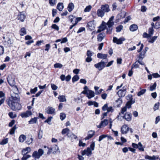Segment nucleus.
Segmentation results:
<instances>
[{"mask_svg": "<svg viewBox=\"0 0 160 160\" xmlns=\"http://www.w3.org/2000/svg\"><path fill=\"white\" fill-rule=\"evenodd\" d=\"M11 97L6 100L7 104L13 110H19L21 108V105L19 103L20 97L18 93H12Z\"/></svg>", "mask_w": 160, "mask_h": 160, "instance_id": "f257e3e1", "label": "nucleus"}, {"mask_svg": "<svg viewBox=\"0 0 160 160\" xmlns=\"http://www.w3.org/2000/svg\"><path fill=\"white\" fill-rule=\"evenodd\" d=\"M114 18V17L113 16H112L107 23V25L108 26V28H107V33L110 34L112 32V27L114 24V22L113 21Z\"/></svg>", "mask_w": 160, "mask_h": 160, "instance_id": "f03ea898", "label": "nucleus"}, {"mask_svg": "<svg viewBox=\"0 0 160 160\" xmlns=\"http://www.w3.org/2000/svg\"><path fill=\"white\" fill-rule=\"evenodd\" d=\"M43 153V150L42 149L40 148L38 150V151H35L33 152L32 157L35 160L39 159Z\"/></svg>", "mask_w": 160, "mask_h": 160, "instance_id": "7ed1b4c3", "label": "nucleus"}, {"mask_svg": "<svg viewBox=\"0 0 160 160\" xmlns=\"http://www.w3.org/2000/svg\"><path fill=\"white\" fill-rule=\"evenodd\" d=\"M108 61V59L106 60V62H104L103 60H102L100 62L95 64L94 66L98 70L101 71L106 67V63H107Z\"/></svg>", "mask_w": 160, "mask_h": 160, "instance_id": "20e7f679", "label": "nucleus"}, {"mask_svg": "<svg viewBox=\"0 0 160 160\" xmlns=\"http://www.w3.org/2000/svg\"><path fill=\"white\" fill-rule=\"evenodd\" d=\"M30 148L29 147H27L23 149L22 151V154L23 155V157L22 158L27 160L30 157Z\"/></svg>", "mask_w": 160, "mask_h": 160, "instance_id": "39448f33", "label": "nucleus"}, {"mask_svg": "<svg viewBox=\"0 0 160 160\" xmlns=\"http://www.w3.org/2000/svg\"><path fill=\"white\" fill-rule=\"evenodd\" d=\"M48 149V151L47 154H49L51 153H54L59 150V148L57 145H54L50 148L47 147Z\"/></svg>", "mask_w": 160, "mask_h": 160, "instance_id": "423d86ee", "label": "nucleus"}, {"mask_svg": "<svg viewBox=\"0 0 160 160\" xmlns=\"http://www.w3.org/2000/svg\"><path fill=\"white\" fill-rule=\"evenodd\" d=\"M126 92V88L123 87V89H120L117 92V94L120 97H122L125 96Z\"/></svg>", "mask_w": 160, "mask_h": 160, "instance_id": "0eeeda50", "label": "nucleus"}, {"mask_svg": "<svg viewBox=\"0 0 160 160\" xmlns=\"http://www.w3.org/2000/svg\"><path fill=\"white\" fill-rule=\"evenodd\" d=\"M125 40V39L124 38H120L118 39L117 38L114 37L113 38V41L117 44H121L122 43L123 41Z\"/></svg>", "mask_w": 160, "mask_h": 160, "instance_id": "6e6552de", "label": "nucleus"}, {"mask_svg": "<svg viewBox=\"0 0 160 160\" xmlns=\"http://www.w3.org/2000/svg\"><path fill=\"white\" fill-rule=\"evenodd\" d=\"M82 155H84L86 154L88 156H90L92 154V151L90 148H88L86 149H85L81 151Z\"/></svg>", "mask_w": 160, "mask_h": 160, "instance_id": "1a4fd4ad", "label": "nucleus"}, {"mask_svg": "<svg viewBox=\"0 0 160 160\" xmlns=\"http://www.w3.org/2000/svg\"><path fill=\"white\" fill-rule=\"evenodd\" d=\"M46 110V112L48 114H55V109L52 107H48Z\"/></svg>", "mask_w": 160, "mask_h": 160, "instance_id": "9d476101", "label": "nucleus"}, {"mask_svg": "<svg viewBox=\"0 0 160 160\" xmlns=\"http://www.w3.org/2000/svg\"><path fill=\"white\" fill-rule=\"evenodd\" d=\"M108 123V120L107 119H104L101 122L99 125L97 126V127L99 128H101L107 126Z\"/></svg>", "mask_w": 160, "mask_h": 160, "instance_id": "9b49d317", "label": "nucleus"}, {"mask_svg": "<svg viewBox=\"0 0 160 160\" xmlns=\"http://www.w3.org/2000/svg\"><path fill=\"white\" fill-rule=\"evenodd\" d=\"M129 130V128L126 125H123L121 129V132L122 134H124L127 133Z\"/></svg>", "mask_w": 160, "mask_h": 160, "instance_id": "f8f14e48", "label": "nucleus"}, {"mask_svg": "<svg viewBox=\"0 0 160 160\" xmlns=\"http://www.w3.org/2000/svg\"><path fill=\"white\" fill-rule=\"evenodd\" d=\"M100 8L104 13L108 12L110 11L109 7L108 4H105L101 6Z\"/></svg>", "mask_w": 160, "mask_h": 160, "instance_id": "ddd939ff", "label": "nucleus"}, {"mask_svg": "<svg viewBox=\"0 0 160 160\" xmlns=\"http://www.w3.org/2000/svg\"><path fill=\"white\" fill-rule=\"evenodd\" d=\"M7 79L9 84L10 86H13L15 85V83L14 78L8 76L7 78Z\"/></svg>", "mask_w": 160, "mask_h": 160, "instance_id": "4468645a", "label": "nucleus"}, {"mask_svg": "<svg viewBox=\"0 0 160 160\" xmlns=\"http://www.w3.org/2000/svg\"><path fill=\"white\" fill-rule=\"evenodd\" d=\"M70 130L68 128H65L62 129V134L64 135L67 134V135L69 138H70L71 137V132H70Z\"/></svg>", "mask_w": 160, "mask_h": 160, "instance_id": "2eb2a0df", "label": "nucleus"}, {"mask_svg": "<svg viewBox=\"0 0 160 160\" xmlns=\"http://www.w3.org/2000/svg\"><path fill=\"white\" fill-rule=\"evenodd\" d=\"M26 16L24 15V13L23 12H20L17 18L18 20L22 22H23Z\"/></svg>", "mask_w": 160, "mask_h": 160, "instance_id": "dca6fc26", "label": "nucleus"}, {"mask_svg": "<svg viewBox=\"0 0 160 160\" xmlns=\"http://www.w3.org/2000/svg\"><path fill=\"white\" fill-rule=\"evenodd\" d=\"M132 118V115L130 113L128 112L126 113L123 117V118H125L126 120L128 122L131 120Z\"/></svg>", "mask_w": 160, "mask_h": 160, "instance_id": "f3484780", "label": "nucleus"}, {"mask_svg": "<svg viewBox=\"0 0 160 160\" xmlns=\"http://www.w3.org/2000/svg\"><path fill=\"white\" fill-rule=\"evenodd\" d=\"M95 132L93 131H90L88 132V136L85 138V140H88L91 138L94 135Z\"/></svg>", "mask_w": 160, "mask_h": 160, "instance_id": "a211bd4d", "label": "nucleus"}, {"mask_svg": "<svg viewBox=\"0 0 160 160\" xmlns=\"http://www.w3.org/2000/svg\"><path fill=\"white\" fill-rule=\"evenodd\" d=\"M108 56L107 54H103L100 53H99L97 54V57L98 58L100 59H105V61L107 58Z\"/></svg>", "mask_w": 160, "mask_h": 160, "instance_id": "6ab92c4d", "label": "nucleus"}, {"mask_svg": "<svg viewBox=\"0 0 160 160\" xmlns=\"http://www.w3.org/2000/svg\"><path fill=\"white\" fill-rule=\"evenodd\" d=\"M87 26L89 29L91 31L94 30L95 28V25L92 22H88L87 23Z\"/></svg>", "mask_w": 160, "mask_h": 160, "instance_id": "aec40b11", "label": "nucleus"}, {"mask_svg": "<svg viewBox=\"0 0 160 160\" xmlns=\"http://www.w3.org/2000/svg\"><path fill=\"white\" fill-rule=\"evenodd\" d=\"M95 96V93L94 91L88 90V92L87 97L89 99H90L91 98H93Z\"/></svg>", "mask_w": 160, "mask_h": 160, "instance_id": "412c9836", "label": "nucleus"}, {"mask_svg": "<svg viewBox=\"0 0 160 160\" xmlns=\"http://www.w3.org/2000/svg\"><path fill=\"white\" fill-rule=\"evenodd\" d=\"M20 115L22 118L28 117L30 116V111L28 110L25 112L22 113Z\"/></svg>", "mask_w": 160, "mask_h": 160, "instance_id": "4be33fe9", "label": "nucleus"}, {"mask_svg": "<svg viewBox=\"0 0 160 160\" xmlns=\"http://www.w3.org/2000/svg\"><path fill=\"white\" fill-rule=\"evenodd\" d=\"M135 100H131L128 101L126 104L125 107L127 108H130L131 107V105L135 102Z\"/></svg>", "mask_w": 160, "mask_h": 160, "instance_id": "5701e85b", "label": "nucleus"}, {"mask_svg": "<svg viewBox=\"0 0 160 160\" xmlns=\"http://www.w3.org/2000/svg\"><path fill=\"white\" fill-rule=\"evenodd\" d=\"M105 13L101 8L98 9L97 11V14L98 17H102Z\"/></svg>", "mask_w": 160, "mask_h": 160, "instance_id": "b1692460", "label": "nucleus"}, {"mask_svg": "<svg viewBox=\"0 0 160 160\" xmlns=\"http://www.w3.org/2000/svg\"><path fill=\"white\" fill-rule=\"evenodd\" d=\"M105 36L104 33H100L97 36V39L98 42H101Z\"/></svg>", "mask_w": 160, "mask_h": 160, "instance_id": "393cba45", "label": "nucleus"}, {"mask_svg": "<svg viewBox=\"0 0 160 160\" xmlns=\"http://www.w3.org/2000/svg\"><path fill=\"white\" fill-rule=\"evenodd\" d=\"M138 29V27L137 25L132 24L131 25L129 28L130 30L132 32L135 31L137 30Z\"/></svg>", "mask_w": 160, "mask_h": 160, "instance_id": "a878e982", "label": "nucleus"}, {"mask_svg": "<svg viewBox=\"0 0 160 160\" xmlns=\"http://www.w3.org/2000/svg\"><path fill=\"white\" fill-rule=\"evenodd\" d=\"M58 99L60 102L66 101V98L65 96L64 95H59L58 97Z\"/></svg>", "mask_w": 160, "mask_h": 160, "instance_id": "bb28decb", "label": "nucleus"}, {"mask_svg": "<svg viewBox=\"0 0 160 160\" xmlns=\"http://www.w3.org/2000/svg\"><path fill=\"white\" fill-rule=\"evenodd\" d=\"M74 5L72 2H70L68 5V9L69 12L72 11L74 8Z\"/></svg>", "mask_w": 160, "mask_h": 160, "instance_id": "cd10ccee", "label": "nucleus"}, {"mask_svg": "<svg viewBox=\"0 0 160 160\" xmlns=\"http://www.w3.org/2000/svg\"><path fill=\"white\" fill-rule=\"evenodd\" d=\"M64 8V6L63 5V4L62 2H59L58 3L57 8L60 11H62V9Z\"/></svg>", "mask_w": 160, "mask_h": 160, "instance_id": "c85d7f7f", "label": "nucleus"}, {"mask_svg": "<svg viewBox=\"0 0 160 160\" xmlns=\"http://www.w3.org/2000/svg\"><path fill=\"white\" fill-rule=\"evenodd\" d=\"M26 139V136L23 134L21 135L19 138V141L20 142H24Z\"/></svg>", "mask_w": 160, "mask_h": 160, "instance_id": "c756f323", "label": "nucleus"}, {"mask_svg": "<svg viewBox=\"0 0 160 160\" xmlns=\"http://www.w3.org/2000/svg\"><path fill=\"white\" fill-rule=\"evenodd\" d=\"M106 28V27L104 25H101L99 27V29L97 31V32H100L104 30Z\"/></svg>", "mask_w": 160, "mask_h": 160, "instance_id": "7c9ffc66", "label": "nucleus"}, {"mask_svg": "<svg viewBox=\"0 0 160 160\" xmlns=\"http://www.w3.org/2000/svg\"><path fill=\"white\" fill-rule=\"evenodd\" d=\"M157 86V83L156 82H155L153 85H151L150 88L149 90L150 91H152L156 89V87Z\"/></svg>", "mask_w": 160, "mask_h": 160, "instance_id": "2f4dec72", "label": "nucleus"}, {"mask_svg": "<svg viewBox=\"0 0 160 160\" xmlns=\"http://www.w3.org/2000/svg\"><path fill=\"white\" fill-rule=\"evenodd\" d=\"M20 34L21 36H23L26 34V32L24 28H21L20 30Z\"/></svg>", "mask_w": 160, "mask_h": 160, "instance_id": "473e14b6", "label": "nucleus"}, {"mask_svg": "<svg viewBox=\"0 0 160 160\" xmlns=\"http://www.w3.org/2000/svg\"><path fill=\"white\" fill-rule=\"evenodd\" d=\"M157 36H153L150 38L148 40V42L152 43H153L157 39Z\"/></svg>", "mask_w": 160, "mask_h": 160, "instance_id": "72a5a7b5", "label": "nucleus"}, {"mask_svg": "<svg viewBox=\"0 0 160 160\" xmlns=\"http://www.w3.org/2000/svg\"><path fill=\"white\" fill-rule=\"evenodd\" d=\"M138 148L140 151L143 152L144 151V148L140 142L138 143Z\"/></svg>", "mask_w": 160, "mask_h": 160, "instance_id": "f704fd0d", "label": "nucleus"}, {"mask_svg": "<svg viewBox=\"0 0 160 160\" xmlns=\"http://www.w3.org/2000/svg\"><path fill=\"white\" fill-rule=\"evenodd\" d=\"M146 91V89H143L140 90L138 92L137 94V95L138 96H140L143 95L145 93Z\"/></svg>", "mask_w": 160, "mask_h": 160, "instance_id": "c9c22d12", "label": "nucleus"}, {"mask_svg": "<svg viewBox=\"0 0 160 160\" xmlns=\"http://www.w3.org/2000/svg\"><path fill=\"white\" fill-rule=\"evenodd\" d=\"M138 62L137 61L135 63H134L132 65L131 68L132 69L134 68H138L139 67V65L138 64Z\"/></svg>", "mask_w": 160, "mask_h": 160, "instance_id": "e433bc0d", "label": "nucleus"}, {"mask_svg": "<svg viewBox=\"0 0 160 160\" xmlns=\"http://www.w3.org/2000/svg\"><path fill=\"white\" fill-rule=\"evenodd\" d=\"M122 28L123 26L122 25H119L116 28V32H120L122 29Z\"/></svg>", "mask_w": 160, "mask_h": 160, "instance_id": "4c0bfd02", "label": "nucleus"}, {"mask_svg": "<svg viewBox=\"0 0 160 160\" xmlns=\"http://www.w3.org/2000/svg\"><path fill=\"white\" fill-rule=\"evenodd\" d=\"M79 78L78 76L77 75H75L72 78V82H75L78 81Z\"/></svg>", "mask_w": 160, "mask_h": 160, "instance_id": "58836bf2", "label": "nucleus"}, {"mask_svg": "<svg viewBox=\"0 0 160 160\" xmlns=\"http://www.w3.org/2000/svg\"><path fill=\"white\" fill-rule=\"evenodd\" d=\"M146 52L145 51H142L140 53L138 56L139 58L142 59L145 56V54Z\"/></svg>", "mask_w": 160, "mask_h": 160, "instance_id": "ea45409f", "label": "nucleus"}, {"mask_svg": "<svg viewBox=\"0 0 160 160\" xmlns=\"http://www.w3.org/2000/svg\"><path fill=\"white\" fill-rule=\"evenodd\" d=\"M51 28H52L57 31H58L59 29V28L58 26L55 24H52L51 26Z\"/></svg>", "mask_w": 160, "mask_h": 160, "instance_id": "a19ab883", "label": "nucleus"}, {"mask_svg": "<svg viewBox=\"0 0 160 160\" xmlns=\"http://www.w3.org/2000/svg\"><path fill=\"white\" fill-rule=\"evenodd\" d=\"M92 8V7L91 5H89L87 6L84 10V12H89Z\"/></svg>", "mask_w": 160, "mask_h": 160, "instance_id": "79ce46f5", "label": "nucleus"}, {"mask_svg": "<svg viewBox=\"0 0 160 160\" xmlns=\"http://www.w3.org/2000/svg\"><path fill=\"white\" fill-rule=\"evenodd\" d=\"M62 66V65L61 64L58 63H55L54 65V67L55 68H61Z\"/></svg>", "mask_w": 160, "mask_h": 160, "instance_id": "37998d69", "label": "nucleus"}, {"mask_svg": "<svg viewBox=\"0 0 160 160\" xmlns=\"http://www.w3.org/2000/svg\"><path fill=\"white\" fill-rule=\"evenodd\" d=\"M145 158L146 159L149 160H153L155 159V156H153L152 157H151L147 155L145 156Z\"/></svg>", "mask_w": 160, "mask_h": 160, "instance_id": "c03bdc74", "label": "nucleus"}, {"mask_svg": "<svg viewBox=\"0 0 160 160\" xmlns=\"http://www.w3.org/2000/svg\"><path fill=\"white\" fill-rule=\"evenodd\" d=\"M108 136L106 134H103L100 136L99 137V139L98 140V141L99 142L101 141L104 138H106Z\"/></svg>", "mask_w": 160, "mask_h": 160, "instance_id": "a18cd8bd", "label": "nucleus"}, {"mask_svg": "<svg viewBox=\"0 0 160 160\" xmlns=\"http://www.w3.org/2000/svg\"><path fill=\"white\" fill-rule=\"evenodd\" d=\"M154 32V30L153 27H151L150 28L148 29V33L149 34L151 37V36L153 34Z\"/></svg>", "mask_w": 160, "mask_h": 160, "instance_id": "49530a36", "label": "nucleus"}, {"mask_svg": "<svg viewBox=\"0 0 160 160\" xmlns=\"http://www.w3.org/2000/svg\"><path fill=\"white\" fill-rule=\"evenodd\" d=\"M93 53L90 50H88L87 51L86 55L87 57H91L93 55Z\"/></svg>", "mask_w": 160, "mask_h": 160, "instance_id": "de8ad7c7", "label": "nucleus"}, {"mask_svg": "<svg viewBox=\"0 0 160 160\" xmlns=\"http://www.w3.org/2000/svg\"><path fill=\"white\" fill-rule=\"evenodd\" d=\"M60 118L62 120H63L66 118V114L63 113H61L60 114Z\"/></svg>", "mask_w": 160, "mask_h": 160, "instance_id": "09e8293b", "label": "nucleus"}, {"mask_svg": "<svg viewBox=\"0 0 160 160\" xmlns=\"http://www.w3.org/2000/svg\"><path fill=\"white\" fill-rule=\"evenodd\" d=\"M154 28L156 29H158L160 28V22H157L155 24Z\"/></svg>", "mask_w": 160, "mask_h": 160, "instance_id": "8fccbe9b", "label": "nucleus"}, {"mask_svg": "<svg viewBox=\"0 0 160 160\" xmlns=\"http://www.w3.org/2000/svg\"><path fill=\"white\" fill-rule=\"evenodd\" d=\"M51 86L52 89L53 90H56L58 88V87L53 83H51Z\"/></svg>", "mask_w": 160, "mask_h": 160, "instance_id": "3c124183", "label": "nucleus"}, {"mask_svg": "<svg viewBox=\"0 0 160 160\" xmlns=\"http://www.w3.org/2000/svg\"><path fill=\"white\" fill-rule=\"evenodd\" d=\"M95 142H92L90 145V148L91 151L93 150L95 147Z\"/></svg>", "mask_w": 160, "mask_h": 160, "instance_id": "603ef678", "label": "nucleus"}, {"mask_svg": "<svg viewBox=\"0 0 160 160\" xmlns=\"http://www.w3.org/2000/svg\"><path fill=\"white\" fill-rule=\"evenodd\" d=\"M52 117L51 116L49 117L47 119H46L45 121V122H47L48 124H50L49 123V122L51 121V119H52Z\"/></svg>", "mask_w": 160, "mask_h": 160, "instance_id": "864d4df0", "label": "nucleus"}, {"mask_svg": "<svg viewBox=\"0 0 160 160\" xmlns=\"http://www.w3.org/2000/svg\"><path fill=\"white\" fill-rule=\"evenodd\" d=\"M8 142V139H5L3 140L2 141L0 142V144L1 145H4L7 143Z\"/></svg>", "mask_w": 160, "mask_h": 160, "instance_id": "5fc2aeb1", "label": "nucleus"}, {"mask_svg": "<svg viewBox=\"0 0 160 160\" xmlns=\"http://www.w3.org/2000/svg\"><path fill=\"white\" fill-rule=\"evenodd\" d=\"M13 90L14 92H13L12 93H18V89L17 87V86L15 85L14 86H13Z\"/></svg>", "mask_w": 160, "mask_h": 160, "instance_id": "6e6d98bb", "label": "nucleus"}, {"mask_svg": "<svg viewBox=\"0 0 160 160\" xmlns=\"http://www.w3.org/2000/svg\"><path fill=\"white\" fill-rule=\"evenodd\" d=\"M37 122V118L35 117L31 119V123H36Z\"/></svg>", "mask_w": 160, "mask_h": 160, "instance_id": "4d7b16f0", "label": "nucleus"}, {"mask_svg": "<svg viewBox=\"0 0 160 160\" xmlns=\"http://www.w3.org/2000/svg\"><path fill=\"white\" fill-rule=\"evenodd\" d=\"M108 104L107 103H106L102 107V109L103 111H105L106 110H107L108 108Z\"/></svg>", "mask_w": 160, "mask_h": 160, "instance_id": "13d9d810", "label": "nucleus"}, {"mask_svg": "<svg viewBox=\"0 0 160 160\" xmlns=\"http://www.w3.org/2000/svg\"><path fill=\"white\" fill-rule=\"evenodd\" d=\"M85 28L84 27L80 28L77 32V33L81 32L85 30Z\"/></svg>", "mask_w": 160, "mask_h": 160, "instance_id": "bf43d9fd", "label": "nucleus"}, {"mask_svg": "<svg viewBox=\"0 0 160 160\" xmlns=\"http://www.w3.org/2000/svg\"><path fill=\"white\" fill-rule=\"evenodd\" d=\"M82 19V18L81 17H79V18H77L75 19V24L76 25L77 24V23L80 21Z\"/></svg>", "mask_w": 160, "mask_h": 160, "instance_id": "052dcab7", "label": "nucleus"}, {"mask_svg": "<svg viewBox=\"0 0 160 160\" xmlns=\"http://www.w3.org/2000/svg\"><path fill=\"white\" fill-rule=\"evenodd\" d=\"M159 106V103L158 102L157 103L155 104L154 105L153 108V109H154V111L158 109Z\"/></svg>", "mask_w": 160, "mask_h": 160, "instance_id": "680f3d73", "label": "nucleus"}, {"mask_svg": "<svg viewBox=\"0 0 160 160\" xmlns=\"http://www.w3.org/2000/svg\"><path fill=\"white\" fill-rule=\"evenodd\" d=\"M38 90L37 87H35L33 89H31V93H35Z\"/></svg>", "mask_w": 160, "mask_h": 160, "instance_id": "e2e57ef3", "label": "nucleus"}, {"mask_svg": "<svg viewBox=\"0 0 160 160\" xmlns=\"http://www.w3.org/2000/svg\"><path fill=\"white\" fill-rule=\"evenodd\" d=\"M78 145L80 147H84L86 145V144L85 143H83L81 141V140H80L79 141Z\"/></svg>", "mask_w": 160, "mask_h": 160, "instance_id": "0e129e2a", "label": "nucleus"}, {"mask_svg": "<svg viewBox=\"0 0 160 160\" xmlns=\"http://www.w3.org/2000/svg\"><path fill=\"white\" fill-rule=\"evenodd\" d=\"M113 109L112 107H108L107 112L108 113L110 112H113Z\"/></svg>", "mask_w": 160, "mask_h": 160, "instance_id": "69168bd1", "label": "nucleus"}, {"mask_svg": "<svg viewBox=\"0 0 160 160\" xmlns=\"http://www.w3.org/2000/svg\"><path fill=\"white\" fill-rule=\"evenodd\" d=\"M147 9V8L144 6H141V11L142 12H145Z\"/></svg>", "mask_w": 160, "mask_h": 160, "instance_id": "338daca9", "label": "nucleus"}, {"mask_svg": "<svg viewBox=\"0 0 160 160\" xmlns=\"http://www.w3.org/2000/svg\"><path fill=\"white\" fill-rule=\"evenodd\" d=\"M49 2L50 5L53 6L55 4V0H49Z\"/></svg>", "mask_w": 160, "mask_h": 160, "instance_id": "774afa93", "label": "nucleus"}]
</instances>
